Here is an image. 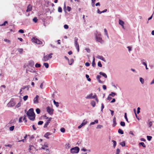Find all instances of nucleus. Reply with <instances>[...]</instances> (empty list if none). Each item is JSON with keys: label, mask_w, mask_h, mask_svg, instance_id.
<instances>
[{"label": "nucleus", "mask_w": 154, "mask_h": 154, "mask_svg": "<svg viewBox=\"0 0 154 154\" xmlns=\"http://www.w3.org/2000/svg\"><path fill=\"white\" fill-rule=\"evenodd\" d=\"M28 118L32 121H34L35 119V114L33 108L30 109L26 112Z\"/></svg>", "instance_id": "obj_1"}, {"label": "nucleus", "mask_w": 154, "mask_h": 154, "mask_svg": "<svg viewBox=\"0 0 154 154\" xmlns=\"http://www.w3.org/2000/svg\"><path fill=\"white\" fill-rule=\"evenodd\" d=\"M79 148L78 147H75L71 149L70 152L72 153H78L79 151Z\"/></svg>", "instance_id": "obj_2"}, {"label": "nucleus", "mask_w": 154, "mask_h": 154, "mask_svg": "<svg viewBox=\"0 0 154 154\" xmlns=\"http://www.w3.org/2000/svg\"><path fill=\"white\" fill-rule=\"evenodd\" d=\"M32 42L38 44H42V42L35 37H33L32 39Z\"/></svg>", "instance_id": "obj_3"}, {"label": "nucleus", "mask_w": 154, "mask_h": 154, "mask_svg": "<svg viewBox=\"0 0 154 154\" xmlns=\"http://www.w3.org/2000/svg\"><path fill=\"white\" fill-rule=\"evenodd\" d=\"M97 97L96 94H94V95L93 96V93H91L88 95L86 96V98L87 99H94Z\"/></svg>", "instance_id": "obj_4"}, {"label": "nucleus", "mask_w": 154, "mask_h": 154, "mask_svg": "<svg viewBox=\"0 0 154 154\" xmlns=\"http://www.w3.org/2000/svg\"><path fill=\"white\" fill-rule=\"evenodd\" d=\"M75 47L77 49L78 51L79 52V45L78 43V38L76 37L75 38Z\"/></svg>", "instance_id": "obj_5"}, {"label": "nucleus", "mask_w": 154, "mask_h": 154, "mask_svg": "<svg viewBox=\"0 0 154 154\" xmlns=\"http://www.w3.org/2000/svg\"><path fill=\"white\" fill-rule=\"evenodd\" d=\"M96 41L100 42L101 43H102L103 42L102 38L100 37H98L96 35Z\"/></svg>", "instance_id": "obj_6"}, {"label": "nucleus", "mask_w": 154, "mask_h": 154, "mask_svg": "<svg viewBox=\"0 0 154 154\" xmlns=\"http://www.w3.org/2000/svg\"><path fill=\"white\" fill-rule=\"evenodd\" d=\"M51 119H52L51 118H50L48 120H47V121L45 122V124L44 125V128H46L47 127L48 125L50 123V121L51 120Z\"/></svg>", "instance_id": "obj_7"}, {"label": "nucleus", "mask_w": 154, "mask_h": 154, "mask_svg": "<svg viewBox=\"0 0 154 154\" xmlns=\"http://www.w3.org/2000/svg\"><path fill=\"white\" fill-rule=\"evenodd\" d=\"M39 98V96L37 95L33 100V103H39L38 98Z\"/></svg>", "instance_id": "obj_8"}, {"label": "nucleus", "mask_w": 154, "mask_h": 154, "mask_svg": "<svg viewBox=\"0 0 154 154\" xmlns=\"http://www.w3.org/2000/svg\"><path fill=\"white\" fill-rule=\"evenodd\" d=\"M47 110L48 112L50 115L52 114L53 113V109H50L49 107H48L47 108Z\"/></svg>", "instance_id": "obj_9"}, {"label": "nucleus", "mask_w": 154, "mask_h": 154, "mask_svg": "<svg viewBox=\"0 0 154 154\" xmlns=\"http://www.w3.org/2000/svg\"><path fill=\"white\" fill-rule=\"evenodd\" d=\"M32 9V7L30 5H29L27 7V9L26 10V11L28 12L31 11Z\"/></svg>", "instance_id": "obj_10"}, {"label": "nucleus", "mask_w": 154, "mask_h": 154, "mask_svg": "<svg viewBox=\"0 0 154 154\" xmlns=\"http://www.w3.org/2000/svg\"><path fill=\"white\" fill-rule=\"evenodd\" d=\"M15 104L13 100H11L8 103V105L11 106H14L15 105Z\"/></svg>", "instance_id": "obj_11"}, {"label": "nucleus", "mask_w": 154, "mask_h": 154, "mask_svg": "<svg viewBox=\"0 0 154 154\" xmlns=\"http://www.w3.org/2000/svg\"><path fill=\"white\" fill-rule=\"evenodd\" d=\"M49 59L48 55H46L44 56V57L42 58V60L43 61H46L48 60Z\"/></svg>", "instance_id": "obj_12"}, {"label": "nucleus", "mask_w": 154, "mask_h": 154, "mask_svg": "<svg viewBox=\"0 0 154 154\" xmlns=\"http://www.w3.org/2000/svg\"><path fill=\"white\" fill-rule=\"evenodd\" d=\"M29 66L32 67L34 65V62L32 60H30L29 62Z\"/></svg>", "instance_id": "obj_13"}, {"label": "nucleus", "mask_w": 154, "mask_h": 154, "mask_svg": "<svg viewBox=\"0 0 154 154\" xmlns=\"http://www.w3.org/2000/svg\"><path fill=\"white\" fill-rule=\"evenodd\" d=\"M119 23L122 26L123 28H124V23L123 21L120 20H119Z\"/></svg>", "instance_id": "obj_14"}, {"label": "nucleus", "mask_w": 154, "mask_h": 154, "mask_svg": "<svg viewBox=\"0 0 154 154\" xmlns=\"http://www.w3.org/2000/svg\"><path fill=\"white\" fill-rule=\"evenodd\" d=\"M50 135L51 134L49 132H47L44 135V136L45 138L48 139L49 138L48 136Z\"/></svg>", "instance_id": "obj_15"}, {"label": "nucleus", "mask_w": 154, "mask_h": 154, "mask_svg": "<svg viewBox=\"0 0 154 154\" xmlns=\"http://www.w3.org/2000/svg\"><path fill=\"white\" fill-rule=\"evenodd\" d=\"M99 74L100 75H103L105 78H107V76L106 75L105 73L102 72H100L99 73Z\"/></svg>", "instance_id": "obj_16"}, {"label": "nucleus", "mask_w": 154, "mask_h": 154, "mask_svg": "<svg viewBox=\"0 0 154 154\" xmlns=\"http://www.w3.org/2000/svg\"><path fill=\"white\" fill-rule=\"evenodd\" d=\"M113 122L114 123V124L113 125V127H115L116 125V117H114L113 119Z\"/></svg>", "instance_id": "obj_17"}, {"label": "nucleus", "mask_w": 154, "mask_h": 154, "mask_svg": "<svg viewBox=\"0 0 154 154\" xmlns=\"http://www.w3.org/2000/svg\"><path fill=\"white\" fill-rule=\"evenodd\" d=\"M91 104L93 107H94L95 106L96 103L95 102L94 100H92L91 101Z\"/></svg>", "instance_id": "obj_18"}, {"label": "nucleus", "mask_w": 154, "mask_h": 154, "mask_svg": "<svg viewBox=\"0 0 154 154\" xmlns=\"http://www.w3.org/2000/svg\"><path fill=\"white\" fill-rule=\"evenodd\" d=\"M69 64V65H71L74 62L73 59H71L70 60L68 61Z\"/></svg>", "instance_id": "obj_19"}, {"label": "nucleus", "mask_w": 154, "mask_h": 154, "mask_svg": "<svg viewBox=\"0 0 154 154\" xmlns=\"http://www.w3.org/2000/svg\"><path fill=\"white\" fill-rule=\"evenodd\" d=\"M100 78L101 76L100 75H97V78L99 82L100 83H102V82L100 79Z\"/></svg>", "instance_id": "obj_20"}, {"label": "nucleus", "mask_w": 154, "mask_h": 154, "mask_svg": "<svg viewBox=\"0 0 154 154\" xmlns=\"http://www.w3.org/2000/svg\"><path fill=\"white\" fill-rule=\"evenodd\" d=\"M87 122L85 120H84L82 122V123L81 124L83 126H84L86 124Z\"/></svg>", "instance_id": "obj_21"}, {"label": "nucleus", "mask_w": 154, "mask_h": 154, "mask_svg": "<svg viewBox=\"0 0 154 154\" xmlns=\"http://www.w3.org/2000/svg\"><path fill=\"white\" fill-rule=\"evenodd\" d=\"M98 123V120H96L94 121V122H91L90 125H93L95 123L97 124Z\"/></svg>", "instance_id": "obj_22"}, {"label": "nucleus", "mask_w": 154, "mask_h": 154, "mask_svg": "<svg viewBox=\"0 0 154 154\" xmlns=\"http://www.w3.org/2000/svg\"><path fill=\"white\" fill-rule=\"evenodd\" d=\"M118 133L121 134H124V132L123 130L121 129H119L118 131Z\"/></svg>", "instance_id": "obj_23"}, {"label": "nucleus", "mask_w": 154, "mask_h": 154, "mask_svg": "<svg viewBox=\"0 0 154 154\" xmlns=\"http://www.w3.org/2000/svg\"><path fill=\"white\" fill-rule=\"evenodd\" d=\"M53 102L54 104L57 107H58L59 106V103L58 102H56L54 100L53 101Z\"/></svg>", "instance_id": "obj_24"}, {"label": "nucleus", "mask_w": 154, "mask_h": 154, "mask_svg": "<svg viewBox=\"0 0 154 154\" xmlns=\"http://www.w3.org/2000/svg\"><path fill=\"white\" fill-rule=\"evenodd\" d=\"M95 65V58L94 57L93 59V60L92 62V66L93 67H94Z\"/></svg>", "instance_id": "obj_25"}, {"label": "nucleus", "mask_w": 154, "mask_h": 154, "mask_svg": "<svg viewBox=\"0 0 154 154\" xmlns=\"http://www.w3.org/2000/svg\"><path fill=\"white\" fill-rule=\"evenodd\" d=\"M139 145H141L143 146V147H146V145L144 144V143L143 142H140V143H139Z\"/></svg>", "instance_id": "obj_26"}, {"label": "nucleus", "mask_w": 154, "mask_h": 154, "mask_svg": "<svg viewBox=\"0 0 154 154\" xmlns=\"http://www.w3.org/2000/svg\"><path fill=\"white\" fill-rule=\"evenodd\" d=\"M97 57L99 58V59H100V60H104V57L102 56H98Z\"/></svg>", "instance_id": "obj_27"}, {"label": "nucleus", "mask_w": 154, "mask_h": 154, "mask_svg": "<svg viewBox=\"0 0 154 154\" xmlns=\"http://www.w3.org/2000/svg\"><path fill=\"white\" fill-rule=\"evenodd\" d=\"M120 144L122 146H125V141H123V142H121L120 143Z\"/></svg>", "instance_id": "obj_28"}, {"label": "nucleus", "mask_w": 154, "mask_h": 154, "mask_svg": "<svg viewBox=\"0 0 154 154\" xmlns=\"http://www.w3.org/2000/svg\"><path fill=\"white\" fill-rule=\"evenodd\" d=\"M116 95V93L114 92H111V93L109 94V95L112 97H114Z\"/></svg>", "instance_id": "obj_29"}, {"label": "nucleus", "mask_w": 154, "mask_h": 154, "mask_svg": "<svg viewBox=\"0 0 154 154\" xmlns=\"http://www.w3.org/2000/svg\"><path fill=\"white\" fill-rule=\"evenodd\" d=\"M58 11L59 12H62V8L60 7H59L58 8Z\"/></svg>", "instance_id": "obj_30"}, {"label": "nucleus", "mask_w": 154, "mask_h": 154, "mask_svg": "<svg viewBox=\"0 0 154 154\" xmlns=\"http://www.w3.org/2000/svg\"><path fill=\"white\" fill-rule=\"evenodd\" d=\"M120 125L124 127L125 126V123L124 122L122 121L120 122Z\"/></svg>", "instance_id": "obj_31"}, {"label": "nucleus", "mask_w": 154, "mask_h": 154, "mask_svg": "<svg viewBox=\"0 0 154 154\" xmlns=\"http://www.w3.org/2000/svg\"><path fill=\"white\" fill-rule=\"evenodd\" d=\"M152 137L151 136H147V139L149 141H150L151 140Z\"/></svg>", "instance_id": "obj_32"}, {"label": "nucleus", "mask_w": 154, "mask_h": 154, "mask_svg": "<svg viewBox=\"0 0 154 154\" xmlns=\"http://www.w3.org/2000/svg\"><path fill=\"white\" fill-rule=\"evenodd\" d=\"M44 65L45 66L46 68H48L49 67V65L48 63H44Z\"/></svg>", "instance_id": "obj_33"}, {"label": "nucleus", "mask_w": 154, "mask_h": 154, "mask_svg": "<svg viewBox=\"0 0 154 154\" xmlns=\"http://www.w3.org/2000/svg\"><path fill=\"white\" fill-rule=\"evenodd\" d=\"M28 97L27 95H26V96H24L23 97V99L24 100V101L26 100H27V99H28Z\"/></svg>", "instance_id": "obj_34"}, {"label": "nucleus", "mask_w": 154, "mask_h": 154, "mask_svg": "<svg viewBox=\"0 0 154 154\" xmlns=\"http://www.w3.org/2000/svg\"><path fill=\"white\" fill-rule=\"evenodd\" d=\"M60 131L61 132L64 133L65 131V129L64 128H62L60 129Z\"/></svg>", "instance_id": "obj_35"}, {"label": "nucleus", "mask_w": 154, "mask_h": 154, "mask_svg": "<svg viewBox=\"0 0 154 154\" xmlns=\"http://www.w3.org/2000/svg\"><path fill=\"white\" fill-rule=\"evenodd\" d=\"M14 126H12L10 127L9 130L11 131H13L14 129Z\"/></svg>", "instance_id": "obj_36"}, {"label": "nucleus", "mask_w": 154, "mask_h": 154, "mask_svg": "<svg viewBox=\"0 0 154 154\" xmlns=\"http://www.w3.org/2000/svg\"><path fill=\"white\" fill-rule=\"evenodd\" d=\"M33 20L35 23H36L38 19L36 17H35L34 18H33Z\"/></svg>", "instance_id": "obj_37"}, {"label": "nucleus", "mask_w": 154, "mask_h": 154, "mask_svg": "<svg viewBox=\"0 0 154 154\" xmlns=\"http://www.w3.org/2000/svg\"><path fill=\"white\" fill-rule=\"evenodd\" d=\"M36 111L37 113L38 114H39L40 112V110L38 108H37L36 110Z\"/></svg>", "instance_id": "obj_38"}, {"label": "nucleus", "mask_w": 154, "mask_h": 154, "mask_svg": "<svg viewBox=\"0 0 154 154\" xmlns=\"http://www.w3.org/2000/svg\"><path fill=\"white\" fill-rule=\"evenodd\" d=\"M140 82L142 84L144 83V79L143 78H140Z\"/></svg>", "instance_id": "obj_39"}, {"label": "nucleus", "mask_w": 154, "mask_h": 154, "mask_svg": "<svg viewBox=\"0 0 154 154\" xmlns=\"http://www.w3.org/2000/svg\"><path fill=\"white\" fill-rule=\"evenodd\" d=\"M7 23H8V22L7 21H5L3 24H1L0 25L1 26H5L6 25V24H7Z\"/></svg>", "instance_id": "obj_40"}, {"label": "nucleus", "mask_w": 154, "mask_h": 154, "mask_svg": "<svg viewBox=\"0 0 154 154\" xmlns=\"http://www.w3.org/2000/svg\"><path fill=\"white\" fill-rule=\"evenodd\" d=\"M35 66L36 67H40L41 66V65L38 63H36L35 65Z\"/></svg>", "instance_id": "obj_41"}, {"label": "nucleus", "mask_w": 154, "mask_h": 154, "mask_svg": "<svg viewBox=\"0 0 154 154\" xmlns=\"http://www.w3.org/2000/svg\"><path fill=\"white\" fill-rule=\"evenodd\" d=\"M53 53H51L50 54H49L48 55L49 59H50L52 57V56L53 55Z\"/></svg>", "instance_id": "obj_42"}, {"label": "nucleus", "mask_w": 154, "mask_h": 154, "mask_svg": "<svg viewBox=\"0 0 154 154\" xmlns=\"http://www.w3.org/2000/svg\"><path fill=\"white\" fill-rule=\"evenodd\" d=\"M97 64H98V66H99V67H102V64L100 61H99L98 62Z\"/></svg>", "instance_id": "obj_43"}, {"label": "nucleus", "mask_w": 154, "mask_h": 154, "mask_svg": "<svg viewBox=\"0 0 154 154\" xmlns=\"http://www.w3.org/2000/svg\"><path fill=\"white\" fill-rule=\"evenodd\" d=\"M4 41L8 43H10L11 42V41L9 40L8 39H4Z\"/></svg>", "instance_id": "obj_44"}, {"label": "nucleus", "mask_w": 154, "mask_h": 154, "mask_svg": "<svg viewBox=\"0 0 154 154\" xmlns=\"http://www.w3.org/2000/svg\"><path fill=\"white\" fill-rule=\"evenodd\" d=\"M125 118L126 119V120L128 122H129L128 121V119L127 117L126 113H125Z\"/></svg>", "instance_id": "obj_45"}, {"label": "nucleus", "mask_w": 154, "mask_h": 154, "mask_svg": "<svg viewBox=\"0 0 154 154\" xmlns=\"http://www.w3.org/2000/svg\"><path fill=\"white\" fill-rule=\"evenodd\" d=\"M152 122H149V124H148V125L149 127H150L151 126H152Z\"/></svg>", "instance_id": "obj_46"}, {"label": "nucleus", "mask_w": 154, "mask_h": 154, "mask_svg": "<svg viewBox=\"0 0 154 154\" xmlns=\"http://www.w3.org/2000/svg\"><path fill=\"white\" fill-rule=\"evenodd\" d=\"M23 50L22 48H20L18 49V51L20 53H22L23 52Z\"/></svg>", "instance_id": "obj_47"}, {"label": "nucleus", "mask_w": 154, "mask_h": 154, "mask_svg": "<svg viewBox=\"0 0 154 154\" xmlns=\"http://www.w3.org/2000/svg\"><path fill=\"white\" fill-rule=\"evenodd\" d=\"M112 141L113 143V146L114 147H115L116 145V142L114 140H112Z\"/></svg>", "instance_id": "obj_48"}, {"label": "nucleus", "mask_w": 154, "mask_h": 154, "mask_svg": "<svg viewBox=\"0 0 154 154\" xmlns=\"http://www.w3.org/2000/svg\"><path fill=\"white\" fill-rule=\"evenodd\" d=\"M43 123V122L42 121H39L38 122V125H42Z\"/></svg>", "instance_id": "obj_49"}, {"label": "nucleus", "mask_w": 154, "mask_h": 154, "mask_svg": "<svg viewBox=\"0 0 154 154\" xmlns=\"http://www.w3.org/2000/svg\"><path fill=\"white\" fill-rule=\"evenodd\" d=\"M67 10L69 12L71 10V8L69 6H67Z\"/></svg>", "instance_id": "obj_50"}, {"label": "nucleus", "mask_w": 154, "mask_h": 154, "mask_svg": "<svg viewBox=\"0 0 154 154\" xmlns=\"http://www.w3.org/2000/svg\"><path fill=\"white\" fill-rule=\"evenodd\" d=\"M102 127H103V126L102 125H97V128H101Z\"/></svg>", "instance_id": "obj_51"}, {"label": "nucleus", "mask_w": 154, "mask_h": 154, "mask_svg": "<svg viewBox=\"0 0 154 154\" xmlns=\"http://www.w3.org/2000/svg\"><path fill=\"white\" fill-rule=\"evenodd\" d=\"M104 108V104L102 103L101 104V111H103V109Z\"/></svg>", "instance_id": "obj_52"}, {"label": "nucleus", "mask_w": 154, "mask_h": 154, "mask_svg": "<svg viewBox=\"0 0 154 154\" xmlns=\"http://www.w3.org/2000/svg\"><path fill=\"white\" fill-rule=\"evenodd\" d=\"M64 27L65 29H68L69 28L68 25L67 24H65L64 26Z\"/></svg>", "instance_id": "obj_53"}, {"label": "nucleus", "mask_w": 154, "mask_h": 154, "mask_svg": "<svg viewBox=\"0 0 154 154\" xmlns=\"http://www.w3.org/2000/svg\"><path fill=\"white\" fill-rule=\"evenodd\" d=\"M104 31L105 33V34H106V35L107 36H108V33H107V31L106 29H104Z\"/></svg>", "instance_id": "obj_54"}, {"label": "nucleus", "mask_w": 154, "mask_h": 154, "mask_svg": "<svg viewBox=\"0 0 154 154\" xmlns=\"http://www.w3.org/2000/svg\"><path fill=\"white\" fill-rule=\"evenodd\" d=\"M19 32L20 33H24V31L23 30H22V29H20L19 30Z\"/></svg>", "instance_id": "obj_55"}, {"label": "nucleus", "mask_w": 154, "mask_h": 154, "mask_svg": "<svg viewBox=\"0 0 154 154\" xmlns=\"http://www.w3.org/2000/svg\"><path fill=\"white\" fill-rule=\"evenodd\" d=\"M23 120L25 121V122H27L26 116L25 115L24 116V117L23 118Z\"/></svg>", "instance_id": "obj_56"}, {"label": "nucleus", "mask_w": 154, "mask_h": 154, "mask_svg": "<svg viewBox=\"0 0 154 154\" xmlns=\"http://www.w3.org/2000/svg\"><path fill=\"white\" fill-rule=\"evenodd\" d=\"M140 108L139 107H138L137 108V113L138 114L140 112Z\"/></svg>", "instance_id": "obj_57"}, {"label": "nucleus", "mask_w": 154, "mask_h": 154, "mask_svg": "<svg viewBox=\"0 0 154 154\" xmlns=\"http://www.w3.org/2000/svg\"><path fill=\"white\" fill-rule=\"evenodd\" d=\"M102 87H103V89L104 90H105L106 89V86L105 85H103Z\"/></svg>", "instance_id": "obj_58"}, {"label": "nucleus", "mask_w": 154, "mask_h": 154, "mask_svg": "<svg viewBox=\"0 0 154 154\" xmlns=\"http://www.w3.org/2000/svg\"><path fill=\"white\" fill-rule=\"evenodd\" d=\"M85 65L87 66H90V63L88 62H86L85 63Z\"/></svg>", "instance_id": "obj_59"}, {"label": "nucleus", "mask_w": 154, "mask_h": 154, "mask_svg": "<svg viewBox=\"0 0 154 154\" xmlns=\"http://www.w3.org/2000/svg\"><path fill=\"white\" fill-rule=\"evenodd\" d=\"M85 50H86V51H87L88 52V53L90 52V49L89 48H86L85 49Z\"/></svg>", "instance_id": "obj_60"}, {"label": "nucleus", "mask_w": 154, "mask_h": 154, "mask_svg": "<svg viewBox=\"0 0 154 154\" xmlns=\"http://www.w3.org/2000/svg\"><path fill=\"white\" fill-rule=\"evenodd\" d=\"M82 150L84 152H85L86 151H88L89 152L90 151V150H87V149H85L84 148L83 149H82Z\"/></svg>", "instance_id": "obj_61"}, {"label": "nucleus", "mask_w": 154, "mask_h": 154, "mask_svg": "<svg viewBox=\"0 0 154 154\" xmlns=\"http://www.w3.org/2000/svg\"><path fill=\"white\" fill-rule=\"evenodd\" d=\"M109 110L111 112V115L112 116H113V113H114V111H113V110Z\"/></svg>", "instance_id": "obj_62"}, {"label": "nucleus", "mask_w": 154, "mask_h": 154, "mask_svg": "<svg viewBox=\"0 0 154 154\" xmlns=\"http://www.w3.org/2000/svg\"><path fill=\"white\" fill-rule=\"evenodd\" d=\"M18 39L21 42H23V39L22 38H18Z\"/></svg>", "instance_id": "obj_63"}, {"label": "nucleus", "mask_w": 154, "mask_h": 154, "mask_svg": "<svg viewBox=\"0 0 154 154\" xmlns=\"http://www.w3.org/2000/svg\"><path fill=\"white\" fill-rule=\"evenodd\" d=\"M112 99V98L110 96H108L107 97V100H110Z\"/></svg>", "instance_id": "obj_64"}]
</instances>
